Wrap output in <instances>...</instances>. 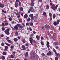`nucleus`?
<instances>
[{
    "mask_svg": "<svg viewBox=\"0 0 60 60\" xmlns=\"http://www.w3.org/2000/svg\"><path fill=\"white\" fill-rule=\"evenodd\" d=\"M50 19L51 20H52V18L51 17H50Z\"/></svg>",
    "mask_w": 60,
    "mask_h": 60,
    "instance_id": "nucleus-56",
    "label": "nucleus"
},
{
    "mask_svg": "<svg viewBox=\"0 0 60 60\" xmlns=\"http://www.w3.org/2000/svg\"><path fill=\"white\" fill-rule=\"evenodd\" d=\"M41 45H44V42L41 41Z\"/></svg>",
    "mask_w": 60,
    "mask_h": 60,
    "instance_id": "nucleus-22",
    "label": "nucleus"
},
{
    "mask_svg": "<svg viewBox=\"0 0 60 60\" xmlns=\"http://www.w3.org/2000/svg\"><path fill=\"white\" fill-rule=\"evenodd\" d=\"M29 17H31V18L32 19H34V15L33 14H31L29 15Z\"/></svg>",
    "mask_w": 60,
    "mask_h": 60,
    "instance_id": "nucleus-6",
    "label": "nucleus"
},
{
    "mask_svg": "<svg viewBox=\"0 0 60 60\" xmlns=\"http://www.w3.org/2000/svg\"><path fill=\"white\" fill-rule=\"evenodd\" d=\"M17 16H19V15H19V13H17L16 14Z\"/></svg>",
    "mask_w": 60,
    "mask_h": 60,
    "instance_id": "nucleus-53",
    "label": "nucleus"
},
{
    "mask_svg": "<svg viewBox=\"0 0 60 60\" xmlns=\"http://www.w3.org/2000/svg\"><path fill=\"white\" fill-rule=\"evenodd\" d=\"M41 40H43V39H44V38H43V37H41Z\"/></svg>",
    "mask_w": 60,
    "mask_h": 60,
    "instance_id": "nucleus-54",
    "label": "nucleus"
},
{
    "mask_svg": "<svg viewBox=\"0 0 60 60\" xmlns=\"http://www.w3.org/2000/svg\"><path fill=\"white\" fill-rule=\"evenodd\" d=\"M27 21H30L31 20V19L30 18L27 19H26Z\"/></svg>",
    "mask_w": 60,
    "mask_h": 60,
    "instance_id": "nucleus-27",
    "label": "nucleus"
},
{
    "mask_svg": "<svg viewBox=\"0 0 60 60\" xmlns=\"http://www.w3.org/2000/svg\"><path fill=\"white\" fill-rule=\"evenodd\" d=\"M53 24L54 26H56L57 25V23L56 22H54L53 23Z\"/></svg>",
    "mask_w": 60,
    "mask_h": 60,
    "instance_id": "nucleus-28",
    "label": "nucleus"
},
{
    "mask_svg": "<svg viewBox=\"0 0 60 60\" xmlns=\"http://www.w3.org/2000/svg\"><path fill=\"white\" fill-rule=\"evenodd\" d=\"M33 33L34 34H35L36 33V32L34 31H33Z\"/></svg>",
    "mask_w": 60,
    "mask_h": 60,
    "instance_id": "nucleus-61",
    "label": "nucleus"
},
{
    "mask_svg": "<svg viewBox=\"0 0 60 60\" xmlns=\"http://www.w3.org/2000/svg\"><path fill=\"white\" fill-rule=\"evenodd\" d=\"M53 36H55L56 35V33H53Z\"/></svg>",
    "mask_w": 60,
    "mask_h": 60,
    "instance_id": "nucleus-52",
    "label": "nucleus"
},
{
    "mask_svg": "<svg viewBox=\"0 0 60 60\" xmlns=\"http://www.w3.org/2000/svg\"><path fill=\"white\" fill-rule=\"evenodd\" d=\"M24 18H27L28 17V15H27L26 14H25L24 16Z\"/></svg>",
    "mask_w": 60,
    "mask_h": 60,
    "instance_id": "nucleus-17",
    "label": "nucleus"
},
{
    "mask_svg": "<svg viewBox=\"0 0 60 60\" xmlns=\"http://www.w3.org/2000/svg\"><path fill=\"white\" fill-rule=\"evenodd\" d=\"M36 37L37 39L38 40H39L40 39V36H39L38 35H37L36 36Z\"/></svg>",
    "mask_w": 60,
    "mask_h": 60,
    "instance_id": "nucleus-14",
    "label": "nucleus"
},
{
    "mask_svg": "<svg viewBox=\"0 0 60 60\" xmlns=\"http://www.w3.org/2000/svg\"><path fill=\"white\" fill-rule=\"evenodd\" d=\"M26 25L27 26H28L29 25V23L28 22H27L26 23Z\"/></svg>",
    "mask_w": 60,
    "mask_h": 60,
    "instance_id": "nucleus-55",
    "label": "nucleus"
},
{
    "mask_svg": "<svg viewBox=\"0 0 60 60\" xmlns=\"http://www.w3.org/2000/svg\"><path fill=\"white\" fill-rule=\"evenodd\" d=\"M10 48L11 49H12L14 48V46L13 45H11V46Z\"/></svg>",
    "mask_w": 60,
    "mask_h": 60,
    "instance_id": "nucleus-35",
    "label": "nucleus"
},
{
    "mask_svg": "<svg viewBox=\"0 0 60 60\" xmlns=\"http://www.w3.org/2000/svg\"><path fill=\"white\" fill-rule=\"evenodd\" d=\"M1 26H5V24H4V22L2 23L1 25Z\"/></svg>",
    "mask_w": 60,
    "mask_h": 60,
    "instance_id": "nucleus-26",
    "label": "nucleus"
},
{
    "mask_svg": "<svg viewBox=\"0 0 60 60\" xmlns=\"http://www.w3.org/2000/svg\"><path fill=\"white\" fill-rule=\"evenodd\" d=\"M7 41H8L9 43H11V44H12V41H11L10 40H8Z\"/></svg>",
    "mask_w": 60,
    "mask_h": 60,
    "instance_id": "nucleus-13",
    "label": "nucleus"
},
{
    "mask_svg": "<svg viewBox=\"0 0 60 60\" xmlns=\"http://www.w3.org/2000/svg\"><path fill=\"white\" fill-rule=\"evenodd\" d=\"M2 31H4L5 30V28L3 27H2Z\"/></svg>",
    "mask_w": 60,
    "mask_h": 60,
    "instance_id": "nucleus-30",
    "label": "nucleus"
},
{
    "mask_svg": "<svg viewBox=\"0 0 60 60\" xmlns=\"http://www.w3.org/2000/svg\"><path fill=\"white\" fill-rule=\"evenodd\" d=\"M41 55L42 56H45V54H44L43 53H42Z\"/></svg>",
    "mask_w": 60,
    "mask_h": 60,
    "instance_id": "nucleus-42",
    "label": "nucleus"
},
{
    "mask_svg": "<svg viewBox=\"0 0 60 60\" xmlns=\"http://www.w3.org/2000/svg\"><path fill=\"white\" fill-rule=\"evenodd\" d=\"M16 3H19V0H16Z\"/></svg>",
    "mask_w": 60,
    "mask_h": 60,
    "instance_id": "nucleus-51",
    "label": "nucleus"
},
{
    "mask_svg": "<svg viewBox=\"0 0 60 60\" xmlns=\"http://www.w3.org/2000/svg\"><path fill=\"white\" fill-rule=\"evenodd\" d=\"M22 48H26V46H25L24 45H22Z\"/></svg>",
    "mask_w": 60,
    "mask_h": 60,
    "instance_id": "nucleus-34",
    "label": "nucleus"
},
{
    "mask_svg": "<svg viewBox=\"0 0 60 60\" xmlns=\"http://www.w3.org/2000/svg\"><path fill=\"white\" fill-rule=\"evenodd\" d=\"M51 54V52L50 51H49V52L47 53V56H49V55L50 56Z\"/></svg>",
    "mask_w": 60,
    "mask_h": 60,
    "instance_id": "nucleus-9",
    "label": "nucleus"
},
{
    "mask_svg": "<svg viewBox=\"0 0 60 60\" xmlns=\"http://www.w3.org/2000/svg\"><path fill=\"white\" fill-rule=\"evenodd\" d=\"M15 34H16V35H18V34H18V32H17V31H16L15 33Z\"/></svg>",
    "mask_w": 60,
    "mask_h": 60,
    "instance_id": "nucleus-49",
    "label": "nucleus"
},
{
    "mask_svg": "<svg viewBox=\"0 0 60 60\" xmlns=\"http://www.w3.org/2000/svg\"><path fill=\"white\" fill-rule=\"evenodd\" d=\"M56 15L54 14L53 15V19H55V18H56Z\"/></svg>",
    "mask_w": 60,
    "mask_h": 60,
    "instance_id": "nucleus-19",
    "label": "nucleus"
},
{
    "mask_svg": "<svg viewBox=\"0 0 60 60\" xmlns=\"http://www.w3.org/2000/svg\"><path fill=\"white\" fill-rule=\"evenodd\" d=\"M39 2H42V0H38Z\"/></svg>",
    "mask_w": 60,
    "mask_h": 60,
    "instance_id": "nucleus-63",
    "label": "nucleus"
},
{
    "mask_svg": "<svg viewBox=\"0 0 60 60\" xmlns=\"http://www.w3.org/2000/svg\"><path fill=\"white\" fill-rule=\"evenodd\" d=\"M16 52H13V55H15V53Z\"/></svg>",
    "mask_w": 60,
    "mask_h": 60,
    "instance_id": "nucleus-46",
    "label": "nucleus"
},
{
    "mask_svg": "<svg viewBox=\"0 0 60 60\" xmlns=\"http://www.w3.org/2000/svg\"><path fill=\"white\" fill-rule=\"evenodd\" d=\"M49 42L48 41L47 42L46 44V46L48 48H49Z\"/></svg>",
    "mask_w": 60,
    "mask_h": 60,
    "instance_id": "nucleus-7",
    "label": "nucleus"
},
{
    "mask_svg": "<svg viewBox=\"0 0 60 60\" xmlns=\"http://www.w3.org/2000/svg\"><path fill=\"white\" fill-rule=\"evenodd\" d=\"M9 31H10V30H9V29H7V30H6V31H8L9 32Z\"/></svg>",
    "mask_w": 60,
    "mask_h": 60,
    "instance_id": "nucleus-59",
    "label": "nucleus"
},
{
    "mask_svg": "<svg viewBox=\"0 0 60 60\" xmlns=\"http://www.w3.org/2000/svg\"><path fill=\"white\" fill-rule=\"evenodd\" d=\"M30 9H29V10L28 11V13H30Z\"/></svg>",
    "mask_w": 60,
    "mask_h": 60,
    "instance_id": "nucleus-58",
    "label": "nucleus"
},
{
    "mask_svg": "<svg viewBox=\"0 0 60 60\" xmlns=\"http://www.w3.org/2000/svg\"><path fill=\"white\" fill-rule=\"evenodd\" d=\"M55 60H58V57H55Z\"/></svg>",
    "mask_w": 60,
    "mask_h": 60,
    "instance_id": "nucleus-36",
    "label": "nucleus"
},
{
    "mask_svg": "<svg viewBox=\"0 0 60 60\" xmlns=\"http://www.w3.org/2000/svg\"><path fill=\"white\" fill-rule=\"evenodd\" d=\"M30 26H32L33 25V23L32 22H31L30 23Z\"/></svg>",
    "mask_w": 60,
    "mask_h": 60,
    "instance_id": "nucleus-29",
    "label": "nucleus"
},
{
    "mask_svg": "<svg viewBox=\"0 0 60 60\" xmlns=\"http://www.w3.org/2000/svg\"><path fill=\"white\" fill-rule=\"evenodd\" d=\"M2 59L4 60V59H5V57H4V56H2Z\"/></svg>",
    "mask_w": 60,
    "mask_h": 60,
    "instance_id": "nucleus-33",
    "label": "nucleus"
},
{
    "mask_svg": "<svg viewBox=\"0 0 60 60\" xmlns=\"http://www.w3.org/2000/svg\"><path fill=\"white\" fill-rule=\"evenodd\" d=\"M14 28L15 30H18V29H19V28L18 27V26H17V25H16V26H15Z\"/></svg>",
    "mask_w": 60,
    "mask_h": 60,
    "instance_id": "nucleus-11",
    "label": "nucleus"
},
{
    "mask_svg": "<svg viewBox=\"0 0 60 60\" xmlns=\"http://www.w3.org/2000/svg\"><path fill=\"white\" fill-rule=\"evenodd\" d=\"M45 26L46 27H47L48 28H49V27H50V26L47 24H46L45 25Z\"/></svg>",
    "mask_w": 60,
    "mask_h": 60,
    "instance_id": "nucleus-15",
    "label": "nucleus"
},
{
    "mask_svg": "<svg viewBox=\"0 0 60 60\" xmlns=\"http://www.w3.org/2000/svg\"><path fill=\"white\" fill-rule=\"evenodd\" d=\"M5 25L6 26H8V23L7 22H6V23H5Z\"/></svg>",
    "mask_w": 60,
    "mask_h": 60,
    "instance_id": "nucleus-48",
    "label": "nucleus"
},
{
    "mask_svg": "<svg viewBox=\"0 0 60 60\" xmlns=\"http://www.w3.org/2000/svg\"><path fill=\"white\" fill-rule=\"evenodd\" d=\"M46 9H49V6H48V5H47L46 6Z\"/></svg>",
    "mask_w": 60,
    "mask_h": 60,
    "instance_id": "nucleus-43",
    "label": "nucleus"
},
{
    "mask_svg": "<svg viewBox=\"0 0 60 60\" xmlns=\"http://www.w3.org/2000/svg\"><path fill=\"white\" fill-rule=\"evenodd\" d=\"M33 57H35L36 56L34 54H33Z\"/></svg>",
    "mask_w": 60,
    "mask_h": 60,
    "instance_id": "nucleus-50",
    "label": "nucleus"
},
{
    "mask_svg": "<svg viewBox=\"0 0 60 60\" xmlns=\"http://www.w3.org/2000/svg\"><path fill=\"white\" fill-rule=\"evenodd\" d=\"M58 7V5H56L55 7V4H53L52 5L51 7V8L54 11H55L57 8V7Z\"/></svg>",
    "mask_w": 60,
    "mask_h": 60,
    "instance_id": "nucleus-1",
    "label": "nucleus"
},
{
    "mask_svg": "<svg viewBox=\"0 0 60 60\" xmlns=\"http://www.w3.org/2000/svg\"><path fill=\"white\" fill-rule=\"evenodd\" d=\"M14 41H18V39L15 38L14 39Z\"/></svg>",
    "mask_w": 60,
    "mask_h": 60,
    "instance_id": "nucleus-23",
    "label": "nucleus"
},
{
    "mask_svg": "<svg viewBox=\"0 0 60 60\" xmlns=\"http://www.w3.org/2000/svg\"><path fill=\"white\" fill-rule=\"evenodd\" d=\"M30 4L31 6H34V3L33 2H32Z\"/></svg>",
    "mask_w": 60,
    "mask_h": 60,
    "instance_id": "nucleus-20",
    "label": "nucleus"
},
{
    "mask_svg": "<svg viewBox=\"0 0 60 60\" xmlns=\"http://www.w3.org/2000/svg\"><path fill=\"white\" fill-rule=\"evenodd\" d=\"M60 22V20L58 19L56 21L57 24H59Z\"/></svg>",
    "mask_w": 60,
    "mask_h": 60,
    "instance_id": "nucleus-18",
    "label": "nucleus"
},
{
    "mask_svg": "<svg viewBox=\"0 0 60 60\" xmlns=\"http://www.w3.org/2000/svg\"><path fill=\"white\" fill-rule=\"evenodd\" d=\"M1 46H4V43H1Z\"/></svg>",
    "mask_w": 60,
    "mask_h": 60,
    "instance_id": "nucleus-45",
    "label": "nucleus"
},
{
    "mask_svg": "<svg viewBox=\"0 0 60 60\" xmlns=\"http://www.w3.org/2000/svg\"><path fill=\"white\" fill-rule=\"evenodd\" d=\"M9 39V38L8 37H7V38H6V40H8V39Z\"/></svg>",
    "mask_w": 60,
    "mask_h": 60,
    "instance_id": "nucleus-60",
    "label": "nucleus"
},
{
    "mask_svg": "<svg viewBox=\"0 0 60 60\" xmlns=\"http://www.w3.org/2000/svg\"><path fill=\"white\" fill-rule=\"evenodd\" d=\"M16 26H18L21 29H22L23 28V26L22 25H20L19 24H17L16 25Z\"/></svg>",
    "mask_w": 60,
    "mask_h": 60,
    "instance_id": "nucleus-3",
    "label": "nucleus"
},
{
    "mask_svg": "<svg viewBox=\"0 0 60 60\" xmlns=\"http://www.w3.org/2000/svg\"><path fill=\"white\" fill-rule=\"evenodd\" d=\"M4 51H7V48H5L4 49Z\"/></svg>",
    "mask_w": 60,
    "mask_h": 60,
    "instance_id": "nucleus-37",
    "label": "nucleus"
},
{
    "mask_svg": "<svg viewBox=\"0 0 60 60\" xmlns=\"http://www.w3.org/2000/svg\"><path fill=\"white\" fill-rule=\"evenodd\" d=\"M17 17L18 19H19L20 17V15H19L17 16Z\"/></svg>",
    "mask_w": 60,
    "mask_h": 60,
    "instance_id": "nucleus-47",
    "label": "nucleus"
},
{
    "mask_svg": "<svg viewBox=\"0 0 60 60\" xmlns=\"http://www.w3.org/2000/svg\"><path fill=\"white\" fill-rule=\"evenodd\" d=\"M49 15L50 17H51L52 16V14H51L50 12L49 13Z\"/></svg>",
    "mask_w": 60,
    "mask_h": 60,
    "instance_id": "nucleus-24",
    "label": "nucleus"
},
{
    "mask_svg": "<svg viewBox=\"0 0 60 60\" xmlns=\"http://www.w3.org/2000/svg\"><path fill=\"white\" fill-rule=\"evenodd\" d=\"M21 2H19V5L20 6H21Z\"/></svg>",
    "mask_w": 60,
    "mask_h": 60,
    "instance_id": "nucleus-44",
    "label": "nucleus"
},
{
    "mask_svg": "<svg viewBox=\"0 0 60 60\" xmlns=\"http://www.w3.org/2000/svg\"><path fill=\"white\" fill-rule=\"evenodd\" d=\"M4 4L0 3V8H4Z\"/></svg>",
    "mask_w": 60,
    "mask_h": 60,
    "instance_id": "nucleus-5",
    "label": "nucleus"
},
{
    "mask_svg": "<svg viewBox=\"0 0 60 60\" xmlns=\"http://www.w3.org/2000/svg\"><path fill=\"white\" fill-rule=\"evenodd\" d=\"M30 11L31 12H34V8L32 7H30Z\"/></svg>",
    "mask_w": 60,
    "mask_h": 60,
    "instance_id": "nucleus-4",
    "label": "nucleus"
},
{
    "mask_svg": "<svg viewBox=\"0 0 60 60\" xmlns=\"http://www.w3.org/2000/svg\"><path fill=\"white\" fill-rule=\"evenodd\" d=\"M55 53L56 55H57V56H60V54H57V53H56V52H55Z\"/></svg>",
    "mask_w": 60,
    "mask_h": 60,
    "instance_id": "nucleus-31",
    "label": "nucleus"
},
{
    "mask_svg": "<svg viewBox=\"0 0 60 60\" xmlns=\"http://www.w3.org/2000/svg\"><path fill=\"white\" fill-rule=\"evenodd\" d=\"M9 19L10 20V21H11V20H12V19H11V17L9 18Z\"/></svg>",
    "mask_w": 60,
    "mask_h": 60,
    "instance_id": "nucleus-57",
    "label": "nucleus"
},
{
    "mask_svg": "<svg viewBox=\"0 0 60 60\" xmlns=\"http://www.w3.org/2000/svg\"><path fill=\"white\" fill-rule=\"evenodd\" d=\"M22 41L23 43H25L26 42V40L24 39H22Z\"/></svg>",
    "mask_w": 60,
    "mask_h": 60,
    "instance_id": "nucleus-25",
    "label": "nucleus"
},
{
    "mask_svg": "<svg viewBox=\"0 0 60 60\" xmlns=\"http://www.w3.org/2000/svg\"><path fill=\"white\" fill-rule=\"evenodd\" d=\"M34 35V34H30V36L31 37L33 36Z\"/></svg>",
    "mask_w": 60,
    "mask_h": 60,
    "instance_id": "nucleus-62",
    "label": "nucleus"
},
{
    "mask_svg": "<svg viewBox=\"0 0 60 60\" xmlns=\"http://www.w3.org/2000/svg\"><path fill=\"white\" fill-rule=\"evenodd\" d=\"M20 11H23V8H20Z\"/></svg>",
    "mask_w": 60,
    "mask_h": 60,
    "instance_id": "nucleus-21",
    "label": "nucleus"
},
{
    "mask_svg": "<svg viewBox=\"0 0 60 60\" xmlns=\"http://www.w3.org/2000/svg\"><path fill=\"white\" fill-rule=\"evenodd\" d=\"M11 58H14V56L12 55H11Z\"/></svg>",
    "mask_w": 60,
    "mask_h": 60,
    "instance_id": "nucleus-41",
    "label": "nucleus"
},
{
    "mask_svg": "<svg viewBox=\"0 0 60 60\" xmlns=\"http://www.w3.org/2000/svg\"><path fill=\"white\" fill-rule=\"evenodd\" d=\"M58 42H55L54 43V44L55 45H57V44H58Z\"/></svg>",
    "mask_w": 60,
    "mask_h": 60,
    "instance_id": "nucleus-40",
    "label": "nucleus"
},
{
    "mask_svg": "<svg viewBox=\"0 0 60 60\" xmlns=\"http://www.w3.org/2000/svg\"><path fill=\"white\" fill-rule=\"evenodd\" d=\"M28 52H26V54H25V56L26 57H27V56H28Z\"/></svg>",
    "mask_w": 60,
    "mask_h": 60,
    "instance_id": "nucleus-12",
    "label": "nucleus"
},
{
    "mask_svg": "<svg viewBox=\"0 0 60 60\" xmlns=\"http://www.w3.org/2000/svg\"><path fill=\"white\" fill-rule=\"evenodd\" d=\"M19 21L20 22H22V19H19Z\"/></svg>",
    "mask_w": 60,
    "mask_h": 60,
    "instance_id": "nucleus-32",
    "label": "nucleus"
},
{
    "mask_svg": "<svg viewBox=\"0 0 60 60\" xmlns=\"http://www.w3.org/2000/svg\"><path fill=\"white\" fill-rule=\"evenodd\" d=\"M3 54L4 55H6V53L5 52H4L3 53Z\"/></svg>",
    "mask_w": 60,
    "mask_h": 60,
    "instance_id": "nucleus-38",
    "label": "nucleus"
},
{
    "mask_svg": "<svg viewBox=\"0 0 60 60\" xmlns=\"http://www.w3.org/2000/svg\"><path fill=\"white\" fill-rule=\"evenodd\" d=\"M6 45L8 46H9V47H10V44H9L6 43Z\"/></svg>",
    "mask_w": 60,
    "mask_h": 60,
    "instance_id": "nucleus-39",
    "label": "nucleus"
},
{
    "mask_svg": "<svg viewBox=\"0 0 60 60\" xmlns=\"http://www.w3.org/2000/svg\"><path fill=\"white\" fill-rule=\"evenodd\" d=\"M5 34L7 35H9V34H10V33L8 31H5Z\"/></svg>",
    "mask_w": 60,
    "mask_h": 60,
    "instance_id": "nucleus-8",
    "label": "nucleus"
},
{
    "mask_svg": "<svg viewBox=\"0 0 60 60\" xmlns=\"http://www.w3.org/2000/svg\"><path fill=\"white\" fill-rule=\"evenodd\" d=\"M18 3H15V7L17 8V7H18Z\"/></svg>",
    "mask_w": 60,
    "mask_h": 60,
    "instance_id": "nucleus-16",
    "label": "nucleus"
},
{
    "mask_svg": "<svg viewBox=\"0 0 60 60\" xmlns=\"http://www.w3.org/2000/svg\"><path fill=\"white\" fill-rule=\"evenodd\" d=\"M29 41H30V42L31 44L33 45H34V44L33 43V39L32 37H31L29 38Z\"/></svg>",
    "mask_w": 60,
    "mask_h": 60,
    "instance_id": "nucleus-2",
    "label": "nucleus"
},
{
    "mask_svg": "<svg viewBox=\"0 0 60 60\" xmlns=\"http://www.w3.org/2000/svg\"><path fill=\"white\" fill-rule=\"evenodd\" d=\"M5 48L7 49L8 48V46H5Z\"/></svg>",
    "mask_w": 60,
    "mask_h": 60,
    "instance_id": "nucleus-64",
    "label": "nucleus"
},
{
    "mask_svg": "<svg viewBox=\"0 0 60 60\" xmlns=\"http://www.w3.org/2000/svg\"><path fill=\"white\" fill-rule=\"evenodd\" d=\"M43 14V15L45 16L46 17H47L48 16L47 15V14H46V13H45V12H44Z\"/></svg>",
    "mask_w": 60,
    "mask_h": 60,
    "instance_id": "nucleus-10",
    "label": "nucleus"
}]
</instances>
